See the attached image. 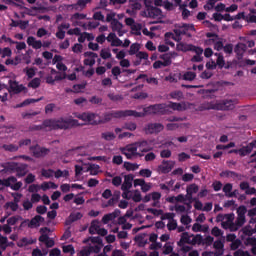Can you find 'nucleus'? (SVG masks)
I'll use <instances>...</instances> for the list:
<instances>
[{
  "label": "nucleus",
  "mask_w": 256,
  "mask_h": 256,
  "mask_svg": "<svg viewBox=\"0 0 256 256\" xmlns=\"http://www.w3.org/2000/svg\"><path fill=\"white\" fill-rule=\"evenodd\" d=\"M134 241L139 243V247H145V244L147 243V240H145V234H139L135 236Z\"/></svg>",
  "instance_id": "nucleus-38"
},
{
  "label": "nucleus",
  "mask_w": 256,
  "mask_h": 256,
  "mask_svg": "<svg viewBox=\"0 0 256 256\" xmlns=\"http://www.w3.org/2000/svg\"><path fill=\"white\" fill-rule=\"evenodd\" d=\"M133 115H138L136 110H116L105 113L103 118H98V121L99 125H101L109 123L111 119H122V117H133Z\"/></svg>",
  "instance_id": "nucleus-3"
},
{
  "label": "nucleus",
  "mask_w": 256,
  "mask_h": 256,
  "mask_svg": "<svg viewBox=\"0 0 256 256\" xmlns=\"http://www.w3.org/2000/svg\"><path fill=\"white\" fill-rule=\"evenodd\" d=\"M213 247L214 249H216L217 251H220V253L218 255H223V249L225 247V244L223 243V241L221 240H216L213 243Z\"/></svg>",
  "instance_id": "nucleus-34"
},
{
  "label": "nucleus",
  "mask_w": 256,
  "mask_h": 256,
  "mask_svg": "<svg viewBox=\"0 0 256 256\" xmlns=\"http://www.w3.org/2000/svg\"><path fill=\"white\" fill-rule=\"evenodd\" d=\"M172 99H177V101H181L183 99V92L181 91H174L170 94Z\"/></svg>",
  "instance_id": "nucleus-54"
},
{
  "label": "nucleus",
  "mask_w": 256,
  "mask_h": 256,
  "mask_svg": "<svg viewBox=\"0 0 256 256\" xmlns=\"http://www.w3.org/2000/svg\"><path fill=\"white\" fill-rule=\"evenodd\" d=\"M141 29H142L141 24H135V23H134V24L131 26V30L134 31V33H135L136 35H141Z\"/></svg>",
  "instance_id": "nucleus-60"
},
{
  "label": "nucleus",
  "mask_w": 256,
  "mask_h": 256,
  "mask_svg": "<svg viewBox=\"0 0 256 256\" xmlns=\"http://www.w3.org/2000/svg\"><path fill=\"white\" fill-rule=\"evenodd\" d=\"M123 167L124 169H126V171H137V169H139L138 164L131 163V162H124Z\"/></svg>",
  "instance_id": "nucleus-36"
},
{
  "label": "nucleus",
  "mask_w": 256,
  "mask_h": 256,
  "mask_svg": "<svg viewBox=\"0 0 256 256\" xmlns=\"http://www.w3.org/2000/svg\"><path fill=\"white\" fill-rule=\"evenodd\" d=\"M238 150H239L238 155H240V157H246V155H249L251 153V149L249 148L248 145L243 146Z\"/></svg>",
  "instance_id": "nucleus-44"
},
{
  "label": "nucleus",
  "mask_w": 256,
  "mask_h": 256,
  "mask_svg": "<svg viewBox=\"0 0 256 256\" xmlns=\"http://www.w3.org/2000/svg\"><path fill=\"white\" fill-rule=\"evenodd\" d=\"M234 256H251L249 251L237 250L234 252Z\"/></svg>",
  "instance_id": "nucleus-64"
},
{
  "label": "nucleus",
  "mask_w": 256,
  "mask_h": 256,
  "mask_svg": "<svg viewBox=\"0 0 256 256\" xmlns=\"http://www.w3.org/2000/svg\"><path fill=\"white\" fill-rule=\"evenodd\" d=\"M102 139L105 141H113L115 139V133L113 132H104L101 134Z\"/></svg>",
  "instance_id": "nucleus-45"
},
{
  "label": "nucleus",
  "mask_w": 256,
  "mask_h": 256,
  "mask_svg": "<svg viewBox=\"0 0 256 256\" xmlns=\"http://www.w3.org/2000/svg\"><path fill=\"white\" fill-rule=\"evenodd\" d=\"M121 183H123V178H121V176H115L112 179V185H114V187H120Z\"/></svg>",
  "instance_id": "nucleus-56"
},
{
  "label": "nucleus",
  "mask_w": 256,
  "mask_h": 256,
  "mask_svg": "<svg viewBox=\"0 0 256 256\" xmlns=\"http://www.w3.org/2000/svg\"><path fill=\"white\" fill-rule=\"evenodd\" d=\"M220 177H231L232 179H241V174L235 171L225 170L220 173Z\"/></svg>",
  "instance_id": "nucleus-24"
},
{
  "label": "nucleus",
  "mask_w": 256,
  "mask_h": 256,
  "mask_svg": "<svg viewBox=\"0 0 256 256\" xmlns=\"http://www.w3.org/2000/svg\"><path fill=\"white\" fill-rule=\"evenodd\" d=\"M216 59V67H219V69H223L225 67V57H223V54L221 53H215Z\"/></svg>",
  "instance_id": "nucleus-27"
},
{
  "label": "nucleus",
  "mask_w": 256,
  "mask_h": 256,
  "mask_svg": "<svg viewBox=\"0 0 256 256\" xmlns=\"http://www.w3.org/2000/svg\"><path fill=\"white\" fill-rule=\"evenodd\" d=\"M160 59L163 60L162 62L164 63V67H169V65H171V63H173V61L170 58V54H168V53L160 55Z\"/></svg>",
  "instance_id": "nucleus-39"
},
{
  "label": "nucleus",
  "mask_w": 256,
  "mask_h": 256,
  "mask_svg": "<svg viewBox=\"0 0 256 256\" xmlns=\"http://www.w3.org/2000/svg\"><path fill=\"white\" fill-rule=\"evenodd\" d=\"M17 162H4L0 164V167L3 169L0 170V173H15V169H17Z\"/></svg>",
  "instance_id": "nucleus-13"
},
{
  "label": "nucleus",
  "mask_w": 256,
  "mask_h": 256,
  "mask_svg": "<svg viewBox=\"0 0 256 256\" xmlns=\"http://www.w3.org/2000/svg\"><path fill=\"white\" fill-rule=\"evenodd\" d=\"M100 57L104 60L106 59H111L112 55H111V51L107 50V49H102L100 51Z\"/></svg>",
  "instance_id": "nucleus-50"
},
{
  "label": "nucleus",
  "mask_w": 256,
  "mask_h": 256,
  "mask_svg": "<svg viewBox=\"0 0 256 256\" xmlns=\"http://www.w3.org/2000/svg\"><path fill=\"white\" fill-rule=\"evenodd\" d=\"M93 19L94 21H102L103 23H105V16L101 12H95L93 14Z\"/></svg>",
  "instance_id": "nucleus-55"
},
{
  "label": "nucleus",
  "mask_w": 256,
  "mask_h": 256,
  "mask_svg": "<svg viewBox=\"0 0 256 256\" xmlns=\"http://www.w3.org/2000/svg\"><path fill=\"white\" fill-rule=\"evenodd\" d=\"M24 73H26L28 79H33L34 75H35V68H29V67H26L24 70H23Z\"/></svg>",
  "instance_id": "nucleus-51"
},
{
  "label": "nucleus",
  "mask_w": 256,
  "mask_h": 256,
  "mask_svg": "<svg viewBox=\"0 0 256 256\" xmlns=\"http://www.w3.org/2000/svg\"><path fill=\"white\" fill-rule=\"evenodd\" d=\"M197 74L195 72L187 71L182 75L183 81H195Z\"/></svg>",
  "instance_id": "nucleus-31"
},
{
  "label": "nucleus",
  "mask_w": 256,
  "mask_h": 256,
  "mask_svg": "<svg viewBox=\"0 0 256 256\" xmlns=\"http://www.w3.org/2000/svg\"><path fill=\"white\" fill-rule=\"evenodd\" d=\"M133 179H135V176L133 174H128L124 176V182L121 185L122 191H129L131 187H133Z\"/></svg>",
  "instance_id": "nucleus-15"
},
{
  "label": "nucleus",
  "mask_w": 256,
  "mask_h": 256,
  "mask_svg": "<svg viewBox=\"0 0 256 256\" xmlns=\"http://www.w3.org/2000/svg\"><path fill=\"white\" fill-rule=\"evenodd\" d=\"M185 243L191 245V235H189V232L182 233L180 241L177 242V245L178 247H181Z\"/></svg>",
  "instance_id": "nucleus-23"
},
{
  "label": "nucleus",
  "mask_w": 256,
  "mask_h": 256,
  "mask_svg": "<svg viewBox=\"0 0 256 256\" xmlns=\"http://www.w3.org/2000/svg\"><path fill=\"white\" fill-rule=\"evenodd\" d=\"M14 173H16L17 177H25L27 175V166L17 164Z\"/></svg>",
  "instance_id": "nucleus-25"
},
{
  "label": "nucleus",
  "mask_w": 256,
  "mask_h": 256,
  "mask_svg": "<svg viewBox=\"0 0 256 256\" xmlns=\"http://www.w3.org/2000/svg\"><path fill=\"white\" fill-rule=\"evenodd\" d=\"M151 175H153V172L151 170H149V169H141L139 171V176L140 177H147V178H149V177H151Z\"/></svg>",
  "instance_id": "nucleus-53"
},
{
  "label": "nucleus",
  "mask_w": 256,
  "mask_h": 256,
  "mask_svg": "<svg viewBox=\"0 0 256 256\" xmlns=\"http://www.w3.org/2000/svg\"><path fill=\"white\" fill-rule=\"evenodd\" d=\"M77 117L81 121H84V123H88V125H99V118H97V114L93 112H84Z\"/></svg>",
  "instance_id": "nucleus-4"
},
{
  "label": "nucleus",
  "mask_w": 256,
  "mask_h": 256,
  "mask_svg": "<svg viewBox=\"0 0 256 256\" xmlns=\"http://www.w3.org/2000/svg\"><path fill=\"white\" fill-rule=\"evenodd\" d=\"M235 100L226 99L216 103V111H233L235 109Z\"/></svg>",
  "instance_id": "nucleus-6"
},
{
  "label": "nucleus",
  "mask_w": 256,
  "mask_h": 256,
  "mask_svg": "<svg viewBox=\"0 0 256 256\" xmlns=\"http://www.w3.org/2000/svg\"><path fill=\"white\" fill-rule=\"evenodd\" d=\"M110 221H115V218H113L112 214L109 213V214H105L103 217H102V223L104 225H107Z\"/></svg>",
  "instance_id": "nucleus-52"
},
{
  "label": "nucleus",
  "mask_w": 256,
  "mask_h": 256,
  "mask_svg": "<svg viewBox=\"0 0 256 256\" xmlns=\"http://www.w3.org/2000/svg\"><path fill=\"white\" fill-rule=\"evenodd\" d=\"M55 171H53L52 169H42L41 175L42 177H45L46 179H51V177H53Z\"/></svg>",
  "instance_id": "nucleus-48"
},
{
  "label": "nucleus",
  "mask_w": 256,
  "mask_h": 256,
  "mask_svg": "<svg viewBox=\"0 0 256 256\" xmlns=\"http://www.w3.org/2000/svg\"><path fill=\"white\" fill-rule=\"evenodd\" d=\"M45 127H48L51 130L57 131V129H73V127H80L81 124L79 120L72 118H59V119H46L44 120Z\"/></svg>",
  "instance_id": "nucleus-1"
},
{
  "label": "nucleus",
  "mask_w": 256,
  "mask_h": 256,
  "mask_svg": "<svg viewBox=\"0 0 256 256\" xmlns=\"http://www.w3.org/2000/svg\"><path fill=\"white\" fill-rule=\"evenodd\" d=\"M139 49H141V45H139V43H133L131 44L128 53L129 55H137L139 53Z\"/></svg>",
  "instance_id": "nucleus-37"
},
{
  "label": "nucleus",
  "mask_w": 256,
  "mask_h": 256,
  "mask_svg": "<svg viewBox=\"0 0 256 256\" xmlns=\"http://www.w3.org/2000/svg\"><path fill=\"white\" fill-rule=\"evenodd\" d=\"M165 129V126L161 123H150L145 127V133L147 135H153V133H161Z\"/></svg>",
  "instance_id": "nucleus-8"
},
{
  "label": "nucleus",
  "mask_w": 256,
  "mask_h": 256,
  "mask_svg": "<svg viewBox=\"0 0 256 256\" xmlns=\"http://www.w3.org/2000/svg\"><path fill=\"white\" fill-rule=\"evenodd\" d=\"M222 227L224 229H227V227H229L230 231H239V229H241V226L237 225V223H233V222H222Z\"/></svg>",
  "instance_id": "nucleus-29"
},
{
  "label": "nucleus",
  "mask_w": 256,
  "mask_h": 256,
  "mask_svg": "<svg viewBox=\"0 0 256 256\" xmlns=\"http://www.w3.org/2000/svg\"><path fill=\"white\" fill-rule=\"evenodd\" d=\"M43 221H45V218H43V216L36 215L34 218L30 220V222L28 223V227L30 229H33V227H39V224L43 223Z\"/></svg>",
  "instance_id": "nucleus-20"
},
{
  "label": "nucleus",
  "mask_w": 256,
  "mask_h": 256,
  "mask_svg": "<svg viewBox=\"0 0 256 256\" xmlns=\"http://www.w3.org/2000/svg\"><path fill=\"white\" fill-rule=\"evenodd\" d=\"M13 183H17V178L15 176H10L6 179H0V191H3L5 187H12Z\"/></svg>",
  "instance_id": "nucleus-17"
},
{
  "label": "nucleus",
  "mask_w": 256,
  "mask_h": 256,
  "mask_svg": "<svg viewBox=\"0 0 256 256\" xmlns=\"http://www.w3.org/2000/svg\"><path fill=\"white\" fill-rule=\"evenodd\" d=\"M30 151L33 154V157L36 159H41V157H46V155H49L50 150L39 146V144H36L34 146H30Z\"/></svg>",
  "instance_id": "nucleus-7"
},
{
  "label": "nucleus",
  "mask_w": 256,
  "mask_h": 256,
  "mask_svg": "<svg viewBox=\"0 0 256 256\" xmlns=\"http://www.w3.org/2000/svg\"><path fill=\"white\" fill-rule=\"evenodd\" d=\"M212 235L214 237H221V235H223V230L220 229L219 227L215 226L212 231H211Z\"/></svg>",
  "instance_id": "nucleus-59"
},
{
  "label": "nucleus",
  "mask_w": 256,
  "mask_h": 256,
  "mask_svg": "<svg viewBox=\"0 0 256 256\" xmlns=\"http://www.w3.org/2000/svg\"><path fill=\"white\" fill-rule=\"evenodd\" d=\"M223 193H225V197H229L231 192L233 191V184L226 183L222 188Z\"/></svg>",
  "instance_id": "nucleus-43"
},
{
  "label": "nucleus",
  "mask_w": 256,
  "mask_h": 256,
  "mask_svg": "<svg viewBox=\"0 0 256 256\" xmlns=\"http://www.w3.org/2000/svg\"><path fill=\"white\" fill-rule=\"evenodd\" d=\"M239 247H241V241L239 239L234 240L230 245L232 251H237Z\"/></svg>",
  "instance_id": "nucleus-58"
},
{
  "label": "nucleus",
  "mask_w": 256,
  "mask_h": 256,
  "mask_svg": "<svg viewBox=\"0 0 256 256\" xmlns=\"http://www.w3.org/2000/svg\"><path fill=\"white\" fill-rule=\"evenodd\" d=\"M42 100H43V97L38 99L28 98L24 100L22 103L16 105V109H19L21 107H27V105H31V103H39V101H42Z\"/></svg>",
  "instance_id": "nucleus-26"
},
{
  "label": "nucleus",
  "mask_w": 256,
  "mask_h": 256,
  "mask_svg": "<svg viewBox=\"0 0 256 256\" xmlns=\"http://www.w3.org/2000/svg\"><path fill=\"white\" fill-rule=\"evenodd\" d=\"M2 148L9 153H16V151H19V146L15 144H4Z\"/></svg>",
  "instance_id": "nucleus-33"
},
{
  "label": "nucleus",
  "mask_w": 256,
  "mask_h": 256,
  "mask_svg": "<svg viewBox=\"0 0 256 256\" xmlns=\"http://www.w3.org/2000/svg\"><path fill=\"white\" fill-rule=\"evenodd\" d=\"M111 29L114 33L118 34V37H123L125 35V32L123 31V23H121L119 20H113L111 23Z\"/></svg>",
  "instance_id": "nucleus-14"
},
{
  "label": "nucleus",
  "mask_w": 256,
  "mask_h": 256,
  "mask_svg": "<svg viewBox=\"0 0 256 256\" xmlns=\"http://www.w3.org/2000/svg\"><path fill=\"white\" fill-rule=\"evenodd\" d=\"M173 167H175V162L163 160L162 164L158 166V171H160L164 175H167V173H171Z\"/></svg>",
  "instance_id": "nucleus-11"
},
{
  "label": "nucleus",
  "mask_w": 256,
  "mask_h": 256,
  "mask_svg": "<svg viewBox=\"0 0 256 256\" xmlns=\"http://www.w3.org/2000/svg\"><path fill=\"white\" fill-rule=\"evenodd\" d=\"M47 231H49V228L47 227L40 229V233H42L38 238V241H40V243H45L49 239V235L45 234L47 233Z\"/></svg>",
  "instance_id": "nucleus-32"
},
{
  "label": "nucleus",
  "mask_w": 256,
  "mask_h": 256,
  "mask_svg": "<svg viewBox=\"0 0 256 256\" xmlns=\"http://www.w3.org/2000/svg\"><path fill=\"white\" fill-rule=\"evenodd\" d=\"M80 219H83V214L81 212L71 213L66 220V225H71L72 223H75V221H79Z\"/></svg>",
  "instance_id": "nucleus-21"
},
{
  "label": "nucleus",
  "mask_w": 256,
  "mask_h": 256,
  "mask_svg": "<svg viewBox=\"0 0 256 256\" xmlns=\"http://www.w3.org/2000/svg\"><path fill=\"white\" fill-rule=\"evenodd\" d=\"M247 213V207L245 206H239L237 209V216L238 217H245V214Z\"/></svg>",
  "instance_id": "nucleus-57"
},
{
  "label": "nucleus",
  "mask_w": 256,
  "mask_h": 256,
  "mask_svg": "<svg viewBox=\"0 0 256 256\" xmlns=\"http://www.w3.org/2000/svg\"><path fill=\"white\" fill-rule=\"evenodd\" d=\"M190 245H201L203 243V236L201 234L191 235Z\"/></svg>",
  "instance_id": "nucleus-28"
},
{
  "label": "nucleus",
  "mask_w": 256,
  "mask_h": 256,
  "mask_svg": "<svg viewBox=\"0 0 256 256\" xmlns=\"http://www.w3.org/2000/svg\"><path fill=\"white\" fill-rule=\"evenodd\" d=\"M247 52V44L239 42L234 47V53H236V59L241 61Z\"/></svg>",
  "instance_id": "nucleus-9"
},
{
  "label": "nucleus",
  "mask_w": 256,
  "mask_h": 256,
  "mask_svg": "<svg viewBox=\"0 0 256 256\" xmlns=\"http://www.w3.org/2000/svg\"><path fill=\"white\" fill-rule=\"evenodd\" d=\"M41 86V79L40 78H33L29 83L28 87H31L32 89H38V87Z\"/></svg>",
  "instance_id": "nucleus-40"
},
{
  "label": "nucleus",
  "mask_w": 256,
  "mask_h": 256,
  "mask_svg": "<svg viewBox=\"0 0 256 256\" xmlns=\"http://www.w3.org/2000/svg\"><path fill=\"white\" fill-rule=\"evenodd\" d=\"M6 207H9L11 211H17L19 209V204L16 202H7Z\"/></svg>",
  "instance_id": "nucleus-61"
},
{
  "label": "nucleus",
  "mask_w": 256,
  "mask_h": 256,
  "mask_svg": "<svg viewBox=\"0 0 256 256\" xmlns=\"http://www.w3.org/2000/svg\"><path fill=\"white\" fill-rule=\"evenodd\" d=\"M99 231V220H93L89 227L90 235H95Z\"/></svg>",
  "instance_id": "nucleus-30"
},
{
  "label": "nucleus",
  "mask_w": 256,
  "mask_h": 256,
  "mask_svg": "<svg viewBox=\"0 0 256 256\" xmlns=\"http://www.w3.org/2000/svg\"><path fill=\"white\" fill-rule=\"evenodd\" d=\"M138 114V115H137ZM132 117H145V115H171V110L167 108V104H153L143 109V112H137Z\"/></svg>",
  "instance_id": "nucleus-2"
},
{
  "label": "nucleus",
  "mask_w": 256,
  "mask_h": 256,
  "mask_svg": "<svg viewBox=\"0 0 256 256\" xmlns=\"http://www.w3.org/2000/svg\"><path fill=\"white\" fill-rule=\"evenodd\" d=\"M208 41H212V43H214V49L216 51H223V48L225 47L223 45V41L221 40L217 41V39L215 38L209 39Z\"/></svg>",
  "instance_id": "nucleus-35"
},
{
  "label": "nucleus",
  "mask_w": 256,
  "mask_h": 256,
  "mask_svg": "<svg viewBox=\"0 0 256 256\" xmlns=\"http://www.w3.org/2000/svg\"><path fill=\"white\" fill-rule=\"evenodd\" d=\"M87 85L86 84H75L73 85L74 93H81L82 89H85Z\"/></svg>",
  "instance_id": "nucleus-62"
},
{
  "label": "nucleus",
  "mask_w": 256,
  "mask_h": 256,
  "mask_svg": "<svg viewBox=\"0 0 256 256\" xmlns=\"http://www.w3.org/2000/svg\"><path fill=\"white\" fill-rule=\"evenodd\" d=\"M166 107L167 109H172V111H187L189 109L186 102H169V104H166Z\"/></svg>",
  "instance_id": "nucleus-12"
},
{
  "label": "nucleus",
  "mask_w": 256,
  "mask_h": 256,
  "mask_svg": "<svg viewBox=\"0 0 256 256\" xmlns=\"http://www.w3.org/2000/svg\"><path fill=\"white\" fill-rule=\"evenodd\" d=\"M186 193H190L192 195H194L195 193H199V186L197 184H190L186 188Z\"/></svg>",
  "instance_id": "nucleus-42"
},
{
  "label": "nucleus",
  "mask_w": 256,
  "mask_h": 256,
  "mask_svg": "<svg viewBox=\"0 0 256 256\" xmlns=\"http://www.w3.org/2000/svg\"><path fill=\"white\" fill-rule=\"evenodd\" d=\"M139 79H145L146 83L149 85H159V80L155 77H150L147 78V74H140L137 78L136 81H139Z\"/></svg>",
  "instance_id": "nucleus-22"
},
{
  "label": "nucleus",
  "mask_w": 256,
  "mask_h": 256,
  "mask_svg": "<svg viewBox=\"0 0 256 256\" xmlns=\"http://www.w3.org/2000/svg\"><path fill=\"white\" fill-rule=\"evenodd\" d=\"M189 31L195 32V25L193 24H185L183 23L178 27V29H174V34L176 37H181V35H186L187 37H191Z\"/></svg>",
  "instance_id": "nucleus-5"
},
{
  "label": "nucleus",
  "mask_w": 256,
  "mask_h": 256,
  "mask_svg": "<svg viewBox=\"0 0 256 256\" xmlns=\"http://www.w3.org/2000/svg\"><path fill=\"white\" fill-rule=\"evenodd\" d=\"M129 153H131V155H139V153H137V151L139 150V148L137 147V142H135L134 144H131L129 146H127L125 148Z\"/></svg>",
  "instance_id": "nucleus-41"
},
{
  "label": "nucleus",
  "mask_w": 256,
  "mask_h": 256,
  "mask_svg": "<svg viewBox=\"0 0 256 256\" xmlns=\"http://www.w3.org/2000/svg\"><path fill=\"white\" fill-rule=\"evenodd\" d=\"M131 199L132 201H134V203H141V201L143 200L141 192L139 190H135L134 195L132 196Z\"/></svg>",
  "instance_id": "nucleus-47"
},
{
  "label": "nucleus",
  "mask_w": 256,
  "mask_h": 256,
  "mask_svg": "<svg viewBox=\"0 0 256 256\" xmlns=\"http://www.w3.org/2000/svg\"><path fill=\"white\" fill-rule=\"evenodd\" d=\"M245 245H250L251 247H255L256 246V238L255 237H248L245 240Z\"/></svg>",
  "instance_id": "nucleus-63"
},
{
  "label": "nucleus",
  "mask_w": 256,
  "mask_h": 256,
  "mask_svg": "<svg viewBox=\"0 0 256 256\" xmlns=\"http://www.w3.org/2000/svg\"><path fill=\"white\" fill-rule=\"evenodd\" d=\"M211 109L217 110V103L204 102L198 106V111H211Z\"/></svg>",
  "instance_id": "nucleus-19"
},
{
  "label": "nucleus",
  "mask_w": 256,
  "mask_h": 256,
  "mask_svg": "<svg viewBox=\"0 0 256 256\" xmlns=\"http://www.w3.org/2000/svg\"><path fill=\"white\" fill-rule=\"evenodd\" d=\"M136 145L140 153H149V151H153V146L151 145V141L141 140L136 142Z\"/></svg>",
  "instance_id": "nucleus-10"
},
{
  "label": "nucleus",
  "mask_w": 256,
  "mask_h": 256,
  "mask_svg": "<svg viewBox=\"0 0 256 256\" xmlns=\"http://www.w3.org/2000/svg\"><path fill=\"white\" fill-rule=\"evenodd\" d=\"M122 129H126L127 131H135V129H137V124L135 122H127L123 125Z\"/></svg>",
  "instance_id": "nucleus-46"
},
{
  "label": "nucleus",
  "mask_w": 256,
  "mask_h": 256,
  "mask_svg": "<svg viewBox=\"0 0 256 256\" xmlns=\"http://www.w3.org/2000/svg\"><path fill=\"white\" fill-rule=\"evenodd\" d=\"M27 45L33 49H41V47H43V42H41V40L35 39L33 36H29L27 38Z\"/></svg>",
  "instance_id": "nucleus-18"
},
{
  "label": "nucleus",
  "mask_w": 256,
  "mask_h": 256,
  "mask_svg": "<svg viewBox=\"0 0 256 256\" xmlns=\"http://www.w3.org/2000/svg\"><path fill=\"white\" fill-rule=\"evenodd\" d=\"M19 219H22L21 216H12L7 219V225H10V226L17 225V222L19 221Z\"/></svg>",
  "instance_id": "nucleus-49"
},
{
  "label": "nucleus",
  "mask_w": 256,
  "mask_h": 256,
  "mask_svg": "<svg viewBox=\"0 0 256 256\" xmlns=\"http://www.w3.org/2000/svg\"><path fill=\"white\" fill-rule=\"evenodd\" d=\"M8 93H21L24 89L23 85H19L17 81L9 80V88H6Z\"/></svg>",
  "instance_id": "nucleus-16"
}]
</instances>
